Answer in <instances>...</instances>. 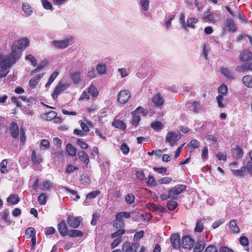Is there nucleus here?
Here are the masks:
<instances>
[{
    "label": "nucleus",
    "mask_w": 252,
    "mask_h": 252,
    "mask_svg": "<svg viewBox=\"0 0 252 252\" xmlns=\"http://www.w3.org/2000/svg\"><path fill=\"white\" fill-rule=\"evenodd\" d=\"M29 41L26 38H23L15 41L12 44L10 54L4 56L0 54V78L5 77L8 72V69L18 62L21 55L23 48L27 47Z\"/></svg>",
    "instance_id": "f257e3e1"
},
{
    "label": "nucleus",
    "mask_w": 252,
    "mask_h": 252,
    "mask_svg": "<svg viewBox=\"0 0 252 252\" xmlns=\"http://www.w3.org/2000/svg\"><path fill=\"white\" fill-rule=\"evenodd\" d=\"M128 219L130 218V213L128 212H121L118 213L115 216L116 221L114 223V226L118 228H123L125 227V224L123 220V219Z\"/></svg>",
    "instance_id": "f03ea898"
},
{
    "label": "nucleus",
    "mask_w": 252,
    "mask_h": 252,
    "mask_svg": "<svg viewBox=\"0 0 252 252\" xmlns=\"http://www.w3.org/2000/svg\"><path fill=\"white\" fill-rule=\"evenodd\" d=\"M181 139V133L179 132H170L167 134L165 141L169 145L173 146Z\"/></svg>",
    "instance_id": "7ed1b4c3"
},
{
    "label": "nucleus",
    "mask_w": 252,
    "mask_h": 252,
    "mask_svg": "<svg viewBox=\"0 0 252 252\" xmlns=\"http://www.w3.org/2000/svg\"><path fill=\"white\" fill-rule=\"evenodd\" d=\"M186 189V186L183 185L179 184L169 190L171 196V198L176 199L177 195L183 192Z\"/></svg>",
    "instance_id": "20e7f679"
},
{
    "label": "nucleus",
    "mask_w": 252,
    "mask_h": 252,
    "mask_svg": "<svg viewBox=\"0 0 252 252\" xmlns=\"http://www.w3.org/2000/svg\"><path fill=\"white\" fill-rule=\"evenodd\" d=\"M130 98V93L126 90L121 91L118 94V101L121 104H125Z\"/></svg>",
    "instance_id": "39448f33"
},
{
    "label": "nucleus",
    "mask_w": 252,
    "mask_h": 252,
    "mask_svg": "<svg viewBox=\"0 0 252 252\" xmlns=\"http://www.w3.org/2000/svg\"><path fill=\"white\" fill-rule=\"evenodd\" d=\"M82 220L83 219L81 217H74L72 216H69L67 219V221L68 225L74 228H78Z\"/></svg>",
    "instance_id": "423d86ee"
},
{
    "label": "nucleus",
    "mask_w": 252,
    "mask_h": 252,
    "mask_svg": "<svg viewBox=\"0 0 252 252\" xmlns=\"http://www.w3.org/2000/svg\"><path fill=\"white\" fill-rule=\"evenodd\" d=\"M223 29L224 31H227L234 32L237 31V28L232 19H226L224 22Z\"/></svg>",
    "instance_id": "0eeeda50"
},
{
    "label": "nucleus",
    "mask_w": 252,
    "mask_h": 252,
    "mask_svg": "<svg viewBox=\"0 0 252 252\" xmlns=\"http://www.w3.org/2000/svg\"><path fill=\"white\" fill-rule=\"evenodd\" d=\"M139 245L137 243L131 244L130 242L124 243L122 246V252H136Z\"/></svg>",
    "instance_id": "6e6552de"
},
{
    "label": "nucleus",
    "mask_w": 252,
    "mask_h": 252,
    "mask_svg": "<svg viewBox=\"0 0 252 252\" xmlns=\"http://www.w3.org/2000/svg\"><path fill=\"white\" fill-rule=\"evenodd\" d=\"M194 244V241L189 236H186L182 238L181 246L184 249H191Z\"/></svg>",
    "instance_id": "1a4fd4ad"
},
{
    "label": "nucleus",
    "mask_w": 252,
    "mask_h": 252,
    "mask_svg": "<svg viewBox=\"0 0 252 252\" xmlns=\"http://www.w3.org/2000/svg\"><path fill=\"white\" fill-rule=\"evenodd\" d=\"M187 107L194 113H199L201 109L200 103L198 101L189 102L187 103Z\"/></svg>",
    "instance_id": "9d476101"
},
{
    "label": "nucleus",
    "mask_w": 252,
    "mask_h": 252,
    "mask_svg": "<svg viewBox=\"0 0 252 252\" xmlns=\"http://www.w3.org/2000/svg\"><path fill=\"white\" fill-rule=\"evenodd\" d=\"M68 88V85H65L62 82H59L56 87L53 93L52 97L54 99L57 98L58 95L63 91L65 90Z\"/></svg>",
    "instance_id": "9b49d317"
},
{
    "label": "nucleus",
    "mask_w": 252,
    "mask_h": 252,
    "mask_svg": "<svg viewBox=\"0 0 252 252\" xmlns=\"http://www.w3.org/2000/svg\"><path fill=\"white\" fill-rule=\"evenodd\" d=\"M9 131L11 136L13 138H16L18 137L19 128L16 122H12L9 126Z\"/></svg>",
    "instance_id": "f8f14e48"
},
{
    "label": "nucleus",
    "mask_w": 252,
    "mask_h": 252,
    "mask_svg": "<svg viewBox=\"0 0 252 252\" xmlns=\"http://www.w3.org/2000/svg\"><path fill=\"white\" fill-rule=\"evenodd\" d=\"M58 229L61 235L63 237L67 235L68 231L64 220H62L58 225Z\"/></svg>",
    "instance_id": "ddd939ff"
},
{
    "label": "nucleus",
    "mask_w": 252,
    "mask_h": 252,
    "mask_svg": "<svg viewBox=\"0 0 252 252\" xmlns=\"http://www.w3.org/2000/svg\"><path fill=\"white\" fill-rule=\"evenodd\" d=\"M170 241L172 246L174 249H178L181 245L180 242V236L179 234H174L171 235L170 237Z\"/></svg>",
    "instance_id": "4468645a"
},
{
    "label": "nucleus",
    "mask_w": 252,
    "mask_h": 252,
    "mask_svg": "<svg viewBox=\"0 0 252 252\" xmlns=\"http://www.w3.org/2000/svg\"><path fill=\"white\" fill-rule=\"evenodd\" d=\"M71 41V40L69 39L62 40H54L52 42V44L58 48H64L68 46Z\"/></svg>",
    "instance_id": "2eb2a0df"
},
{
    "label": "nucleus",
    "mask_w": 252,
    "mask_h": 252,
    "mask_svg": "<svg viewBox=\"0 0 252 252\" xmlns=\"http://www.w3.org/2000/svg\"><path fill=\"white\" fill-rule=\"evenodd\" d=\"M152 102L156 106L159 107L163 104L164 100L160 94L157 93L153 95Z\"/></svg>",
    "instance_id": "dca6fc26"
},
{
    "label": "nucleus",
    "mask_w": 252,
    "mask_h": 252,
    "mask_svg": "<svg viewBox=\"0 0 252 252\" xmlns=\"http://www.w3.org/2000/svg\"><path fill=\"white\" fill-rule=\"evenodd\" d=\"M231 152L232 156L236 159H241L244 154L243 149L238 145H236L235 148L232 149Z\"/></svg>",
    "instance_id": "f3484780"
},
{
    "label": "nucleus",
    "mask_w": 252,
    "mask_h": 252,
    "mask_svg": "<svg viewBox=\"0 0 252 252\" xmlns=\"http://www.w3.org/2000/svg\"><path fill=\"white\" fill-rule=\"evenodd\" d=\"M221 18L220 14H217L214 13H210V14H205L204 15V19L206 20H208L210 22L215 23L218 20H220Z\"/></svg>",
    "instance_id": "a211bd4d"
},
{
    "label": "nucleus",
    "mask_w": 252,
    "mask_h": 252,
    "mask_svg": "<svg viewBox=\"0 0 252 252\" xmlns=\"http://www.w3.org/2000/svg\"><path fill=\"white\" fill-rule=\"evenodd\" d=\"M72 81L75 84H80L82 80L81 72L76 71L70 73Z\"/></svg>",
    "instance_id": "6ab92c4d"
},
{
    "label": "nucleus",
    "mask_w": 252,
    "mask_h": 252,
    "mask_svg": "<svg viewBox=\"0 0 252 252\" xmlns=\"http://www.w3.org/2000/svg\"><path fill=\"white\" fill-rule=\"evenodd\" d=\"M43 74H38L32 77L30 81L29 85L32 88L35 87L36 85L38 84L39 80L43 77Z\"/></svg>",
    "instance_id": "aec40b11"
},
{
    "label": "nucleus",
    "mask_w": 252,
    "mask_h": 252,
    "mask_svg": "<svg viewBox=\"0 0 252 252\" xmlns=\"http://www.w3.org/2000/svg\"><path fill=\"white\" fill-rule=\"evenodd\" d=\"M31 159L32 161L36 164L40 163L43 160L41 155L36 154L35 150H33L32 152Z\"/></svg>",
    "instance_id": "412c9836"
},
{
    "label": "nucleus",
    "mask_w": 252,
    "mask_h": 252,
    "mask_svg": "<svg viewBox=\"0 0 252 252\" xmlns=\"http://www.w3.org/2000/svg\"><path fill=\"white\" fill-rule=\"evenodd\" d=\"M252 58V53L248 50H244L240 55V59L242 61H248Z\"/></svg>",
    "instance_id": "4be33fe9"
},
{
    "label": "nucleus",
    "mask_w": 252,
    "mask_h": 252,
    "mask_svg": "<svg viewBox=\"0 0 252 252\" xmlns=\"http://www.w3.org/2000/svg\"><path fill=\"white\" fill-rule=\"evenodd\" d=\"M236 69L240 72H243L246 70L252 71V61L246 63L240 66H237Z\"/></svg>",
    "instance_id": "5701e85b"
},
{
    "label": "nucleus",
    "mask_w": 252,
    "mask_h": 252,
    "mask_svg": "<svg viewBox=\"0 0 252 252\" xmlns=\"http://www.w3.org/2000/svg\"><path fill=\"white\" fill-rule=\"evenodd\" d=\"M79 159L85 164H88L89 162V158L86 152L84 151H80L78 153Z\"/></svg>",
    "instance_id": "b1692460"
},
{
    "label": "nucleus",
    "mask_w": 252,
    "mask_h": 252,
    "mask_svg": "<svg viewBox=\"0 0 252 252\" xmlns=\"http://www.w3.org/2000/svg\"><path fill=\"white\" fill-rule=\"evenodd\" d=\"M229 228L230 231L234 233H238L240 232V229L237 225L236 220H230Z\"/></svg>",
    "instance_id": "393cba45"
},
{
    "label": "nucleus",
    "mask_w": 252,
    "mask_h": 252,
    "mask_svg": "<svg viewBox=\"0 0 252 252\" xmlns=\"http://www.w3.org/2000/svg\"><path fill=\"white\" fill-rule=\"evenodd\" d=\"M22 8L25 13L28 16H30L32 13V8L29 3L27 2L22 3Z\"/></svg>",
    "instance_id": "a878e982"
},
{
    "label": "nucleus",
    "mask_w": 252,
    "mask_h": 252,
    "mask_svg": "<svg viewBox=\"0 0 252 252\" xmlns=\"http://www.w3.org/2000/svg\"><path fill=\"white\" fill-rule=\"evenodd\" d=\"M205 246V242L203 240L198 241L194 246L193 252H202Z\"/></svg>",
    "instance_id": "bb28decb"
},
{
    "label": "nucleus",
    "mask_w": 252,
    "mask_h": 252,
    "mask_svg": "<svg viewBox=\"0 0 252 252\" xmlns=\"http://www.w3.org/2000/svg\"><path fill=\"white\" fill-rule=\"evenodd\" d=\"M220 71L221 73L226 78L229 79H234V76L232 72H231L228 68L225 67H221Z\"/></svg>",
    "instance_id": "cd10ccee"
},
{
    "label": "nucleus",
    "mask_w": 252,
    "mask_h": 252,
    "mask_svg": "<svg viewBox=\"0 0 252 252\" xmlns=\"http://www.w3.org/2000/svg\"><path fill=\"white\" fill-rule=\"evenodd\" d=\"M112 125L116 128L123 130L126 127V124L123 121L119 120H114L112 123Z\"/></svg>",
    "instance_id": "c85d7f7f"
},
{
    "label": "nucleus",
    "mask_w": 252,
    "mask_h": 252,
    "mask_svg": "<svg viewBox=\"0 0 252 252\" xmlns=\"http://www.w3.org/2000/svg\"><path fill=\"white\" fill-rule=\"evenodd\" d=\"M83 235V232L81 231L76 229H71L69 230L67 234L68 236L72 238L82 237Z\"/></svg>",
    "instance_id": "c756f323"
},
{
    "label": "nucleus",
    "mask_w": 252,
    "mask_h": 252,
    "mask_svg": "<svg viewBox=\"0 0 252 252\" xmlns=\"http://www.w3.org/2000/svg\"><path fill=\"white\" fill-rule=\"evenodd\" d=\"M57 115V113L55 111H51L48 113H45L42 115V118L47 121H51Z\"/></svg>",
    "instance_id": "7c9ffc66"
},
{
    "label": "nucleus",
    "mask_w": 252,
    "mask_h": 252,
    "mask_svg": "<svg viewBox=\"0 0 252 252\" xmlns=\"http://www.w3.org/2000/svg\"><path fill=\"white\" fill-rule=\"evenodd\" d=\"M243 84L249 88H252V76L251 75H245L242 78Z\"/></svg>",
    "instance_id": "2f4dec72"
},
{
    "label": "nucleus",
    "mask_w": 252,
    "mask_h": 252,
    "mask_svg": "<svg viewBox=\"0 0 252 252\" xmlns=\"http://www.w3.org/2000/svg\"><path fill=\"white\" fill-rule=\"evenodd\" d=\"M66 150L69 156L74 157L77 153V149L70 143H68L66 147Z\"/></svg>",
    "instance_id": "473e14b6"
},
{
    "label": "nucleus",
    "mask_w": 252,
    "mask_h": 252,
    "mask_svg": "<svg viewBox=\"0 0 252 252\" xmlns=\"http://www.w3.org/2000/svg\"><path fill=\"white\" fill-rule=\"evenodd\" d=\"M131 114L133 116L131 124L134 126H137L138 125L139 122L141 120L140 116L137 113H134L133 111L132 112Z\"/></svg>",
    "instance_id": "72a5a7b5"
},
{
    "label": "nucleus",
    "mask_w": 252,
    "mask_h": 252,
    "mask_svg": "<svg viewBox=\"0 0 252 252\" xmlns=\"http://www.w3.org/2000/svg\"><path fill=\"white\" fill-rule=\"evenodd\" d=\"M41 189L42 190H50L53 188V184L50 183L48 181H43L41 185Z\"/></svg>",
    "instance_id": "f704fd0d"
},
{
    "label": "nucleus",
    "mask_w": 252,
    "mask_h": 252,
    "mask_svg": "<svg viewBox=\"0 0 252 252\" xmlns=\"http://www.w3.org/2000/svg\"><path fill=\"white\" fill-rule=\"evenodd\" d=\"M19 198L17 195H11L7 199L8 203L12 204H16L19 202Z\"/></svg>",
    "instance_id": "c9c22d12"
},
{
    "label": "nucleus",
    "mask_w": 252,
    "mask_h": 252,
    "mask_svg": "<svg viewBox=\"0 0 252 252\" xmlns=\"http://www.w3.org/2000/svg\"><path fill=\"white\" fill-rule=\"evenodd\" d=\"M80 181L84 186H86L90 183L89 177L87 174H83L81 176Z\"/></svg>",
    "instance_id": "e433bc0d"
},
{
    "label": "nucleus",
    "mask_w": 252,
    "mask_h": 252,
    "mask_svg": "<svg viewBox=\"0 0 252 252\" xmlns=\"http://www.w3.org/2000/svg\"><path fill=\"white\" fill-rule=\"evenodd\" d=\"M88 93L90 94L93 97H95L98 94V92L96 87L92 85L88 88Z\"/></svg>",
    "instance_id": "4c0bfd02"
},
{
    "label": "nucleus",
    "mask_w": 252,
    "mask_h": 252,
    "mask_svg": "<svg viewBox=\"0 0 252 252\" xmlns=\"http://www.w3.org/2000/svg\"><path fill=\"white\" fill-rule=\"evenodd\" d=\"M151 127L156 131H159L163 127V124L161 122L159 121H157L156 122L153 123L151 125Z\"/></svg>",
    "instance_id": "58836bf2"
},
{
    "label": "nucleus",
    "mask_w": 252,
    "mask_h": 252,
    "mask_svg": "<svg viewBox=\"0 0 252 252\" xmlns=\"http://www.w3.org/2000/svg\"><path fill=\"white\" fill-rule=\"evenodd\" d=\"M59 75V72H54L52 75L50 76L48 82L45 85V87H49L51 84L53 82L54 80L56 78V77Z\"/></svg>",
    "instance_id": "ea45409f"
},
{
    "label": "nucleus",
    "mask_w": 252,
    "mask_h": 252,
    "mask_svg": "<svg viewBox=\"0 0 252 252\" xmlns=\"http://www.w3.org/2000/svg\"><path fill=\"white\" fill-rule=\"evenodd\" d=\"M198 19L196 18H190L187 21V23H186V28L187 27H190L191 28H194V26L193 24H196L198 22Z\"/></svg>",
    "instance_id": "a19ab883"
},
{
    "label": "nucleus",
    "mask_w": 252,
    "mask_h": 252,
    "mask_svg": "<svg viewBox=\"0 0 252 252\" xmlns=\"http://www.w3.org/2000/svg\"><path fill=\"white\" fill-rule=\"evenodd\" d=\"M97 72L100 74H104L106 72V66L104 64H98L96 68Z\"/></svg>",
    "instance_id": "79ce46f5"
},
{
    "label": "nucleus",
    "mask_w": 252,
    "mask_h": 252,
    "mask_svg": "<svg viewBox=\"0 0 252 252\" xmlns=\"http://www.w3.org/2000/svg\"><path fill=\"white\" fill-rule=\"evenodd\" d=\"M150 0H140V4L142 9L147 11L149 7Z\"/></svg>",
    "instance_id": "37998d69"
},
{
    "label": "nucleus",
    "mask_w": 252,
    "mask_h": 252,
    "mask_svg": "<svg viewBox=\"0 0 252 252\" xmlns=\"http://www.w3.org/2000/svg\"><path fill=\"white\" fill-rule=\"evenodd\" d=\"M203 224L201 222V220H198L196 221V226L194 231L196 232H201L203 230Z\"/></svg>",
    "instance_id": "c03bdc74"
},
{
    "label": "nucleus",
    "mask_w": 252,
    "mask_h": 252,
    "mask_svg": "<svg viewBox=\"0 0 252 252\" xmlns=\"http://www.w3.org/2000/svg\"><path fill=\"white\" fill-rule=\"evenodd\" d=\"M50 146L49 141L46 139L41 140L40 148L41 149L45 150L49 148Z\"/></svg>",
    "instance_id": "a18cd8bd"
},
{
    "label": "nucleus",
    "mask_w": 252,
    "mask_h": 252,
    "mask_svg": "<svg viewBox=\"0 0 252 252\" xmlns=\"http://www.w3.org/2000/svg\"><path fill=\"white\" fill-rule=\"evenodd\" d=\"M43 7L47 10H52V5L47 0H40Z\"/></svg>",
    "instance_id": "49530a36"
},
{
    "label": "nucleus",
    "mask_w": 252,
    "mask_h": 252,
    "mask_svg": "<svg viewBox=\"0 0 252 252\" xmlns=\"http://www.w3.org/2000/svg\"><path fill=\"white\" fill-rule=\"evenodd\" d=\"M135 196L132 194H127L125 196V200L127 204H130L134 202Z\"/></svg>",
    "instance_id": "de8ad7c7"
},
{
    "label": "nucleus",
    "mask_w": 252,
    "mask_h": 252,
    "mask_svg": "<svg viewBox=\"0 0 252 252\" xmlns=\"http://www.w3.org/2000/svg\"><path fill=\"white\" fill-rule=\"evenodd\" d=\"M38 201L40 205H45L46 203V196L45 193H42L38 197Z\"/></svg>",
    "instance_id": "09e8293b"
},
{
    "label": "nucleus",
    "mask_w": 252,
    "mask_h": 252,
    "mask_svg": "<svg viewBox=\"0 0 252 252\" xmlns=\"http://www.w3.org/2000/svg\"><path fill=\"white\" fill-rule=\"evenodd\" d=\"M100 194L99 190L93 191L86 195L87 199H92L94 198L96 196Z\"/></svg>",
    "instance_id": "8fccbe9b"
},
{
    "label": "nucleus",
    "mask_w": 252,
    "mask_h": 252,
    "mask_svg": "<svg viewBox=\"0 0 252 252\" xmlns=\"http://www.w3.org/2000/svg\"><path fill=\"white\" fill-rule=\"evenodd\" d=\"M199 142L195 139L191 140L188 144V146L193 149L198 148L199 147Z\"/></svg>",
    "instance_id": "3c124183"
},
{
    "label": "nucleus",
    "mask_w": 252,
    "mask_h": 252,
    "mask_svg": "<svg viewBox=\"0 0 252 252\" xmlns=\"http://www.w3.org/2000/svg\"><path fill=\"white\" fill-rule=\"evenodd\" d=\"M25 59L26 60H29V61H30L31 62L33 66H35L36 65V64H37L36 60L35 57H33L32 55H31V54L28 55L27 56H26Z\"/></svg>",
    "instance_id": "603ef678"
},
{
    "label": "nucleus",
    "mask_w": 252,
    "mask_h": 252,
    "mask_svg": "<svg viewBox=\"0 0 252 252\" xmlns=\"http://www.w3.org/2000/svg\"><path fill=\"white\" fill-rule=\"evenodd\" d=\"M218 106L220 108H223L225 105L222 103L224 99L222 95H219L216 98Z\"/></svg>",
    "instance_id": "864d4df0"
},
{
    "label": "nucleus",
    "mask_w": 252,
    "mask_h": 252,
    "mask_svg": "<svg viewBox=\"0 0 252 252\" xmlns=\"http://www.w3.org/2000/svg\"><path fill=\"white\" fill-rule=\"evenodd\" d=\"M227 86L225 84H222L219 87L218 91L222 94H227Z\"/></svg>",
    "instance_id": "5fc2aeb1"
},
{
    "label": "nucleus",
    "mask_w": 252,
    "mask_h": 252,
    "mask_svg": "<svg viewBox=\"0 0 252 252\" xmlns=\"http://www.w3.org/2000/svg\"><path fill=\"white\" fill-rule=\"evenodd\" d=\"M177 206V203L175 201H168L167 208L170 210H174Z\"/></svg>",
    "instance_id": "6e6d98bb"
},
{
    "label": "nucleus",
    "mask_w": 252,
    "mask_h": 252,
    "mask_svg": "<svg viewBox=\"0 0 252 252\" xmlns=\"http://www.w3.org/2000/svg\"><path fill=\"white\" fill-rule=\"evenodd\" d=\"M126 231L124 229H120L116 232H114L112 234L111 237L112 238H115L117 237H119L124 234L125 233Z\"/></svg>",
    "instance_id": "4d7b16f0"
},
{
    "label": "nucleus",
    "mask_w": 252,
    "mask_h": 252,
    "mask_svg": "<svg viewBox=\"0 0 252 252\" xmlns=\"http://www.w3.org/2000/svg\"><path fill=\"white\" fill-rule=\"evenodd\" d=\"M136 178L140 180L143 181L145 178V175L143 170L138 171L136 172Z\"/></svg>",
    "instance_id": "13d9d810"
},
{
    "label": "nucleus",
    "mask_w": 252,
    "mask_h": 252,
    "mask_svg": "<svg viewBox=\"0 0 252 252\" xmlns=\"http://www.w3.org/2000/svg\"><path fill=\"white\" fill-rule=\"evenodd\" d=\"M216 157L219 160L221 159L224 161L226 160L227 156L226 153H223L219 152L216 154Z\"/></svg>",
    "instance_id": "bf43d9fd"
},
{
    "label": "nucleus",
    "mask_w": 252,
    "mask_h": 252,
    "mask_svg": "<svg viewBox=\"0 0 252 252\" xmlns=\"http://www.w3.org/2000/svg\"><path fill=\"white\" fill-rule=\"evenodd\" d=\"M100 215L98 213H94L93 214V219L91 220V223L92 225L96 224V221L99 219Z\"/></svg>",
    "instance_id": "052dcab7"
},
{
    "label": "nucleus",
    "mask_w": 252,
    "mask_h": 252,
    "mask_svg": "<svg viewBox=\"0 0 252 252\" xmlns=\"http://www.w3.org/2000/svg\"><path fill=\"white\" fill-rule=\"evenodd\" d=\"M26 233L29 235L30 237L32 238L33 236H35V230L33 227H29L26 230Z\"/></svg>",
    "instance_id": "680f3d73"
},
{
    "label": "nucleus",
    "mask_w": 252,
    "mask_h": 252,
    "mask_svg": "<svg viewBox=\"0 0 252 252\" xmlns=\"http://www.w3.org/2000/svg\"><path fill=\"white\" fill-rule=\"evenodd\" d=\"M121 149L123 153L126 155L129 152V149L128 146L126 143H124L121 145Z\"/></svg>",
    "instance_id": "e2e57ef3"
},
{
    "label": "nucleus",
    "mask_w": 252,
    "mask_h": 252,
    "mask_svg": "<svg viewBox=\"0 0 252 252\" xmlns=\"http://www.w3.org/2000/svg\"><path fill=\"white\" fill-rule=\"evenodd\" d=\"M172 180L171 177H165L159 179L158 182L161 184H166L169 183Z\"/></svg>",
    "instance_id": "0e129e2a"
},
{
    "label": "nucleus",
    "mask_w": 252,
    "mask_h": 252,
    "mask_svg": "<svg viewBox=\"0 0 252 252\" xmlns=\"http://www.w3.org/2000/svg\"><path fill=\"white\" fill-rule=\"evenodd\" d=\"M133 113H137L138 115L139 113H142L144 116L147 115V112L146 111L145 109L141 106H139L137 108L135 111H133Z\"/></svg>",
    "instance_id": "69168bd1"
},
{
    "label": "nucleus",
    "mask_w": 252,
    "mask_h": 252,
    "mask_svg": "<svg viewBox=\"0 0 252 252\" xmlns=\"http://www.w3.org/2000/svg\"><path fill=\"white\" fill-rule=\"evenodd\" d=\"M240 244L243 246H246L249 244V240L245 236H241L239 238Z\"/></svg>",
    "instance_id": "338daca9"
},
{
    "label": "nucleus",
    "mask_w": 252,
    "mask_h": 252,
    "mask_svg": "<svg viewBox=\"0 0 252 252\" xmlns=\"http://www.w3.org/2000/svg\"><path fill=\"white\" fill-rule=\"evenodd\" d=\"M204 252H218V250L215 246L210 245L207 247Z\"/></svg>",
    "instance_id": "774afa93"
}]
</instances>
